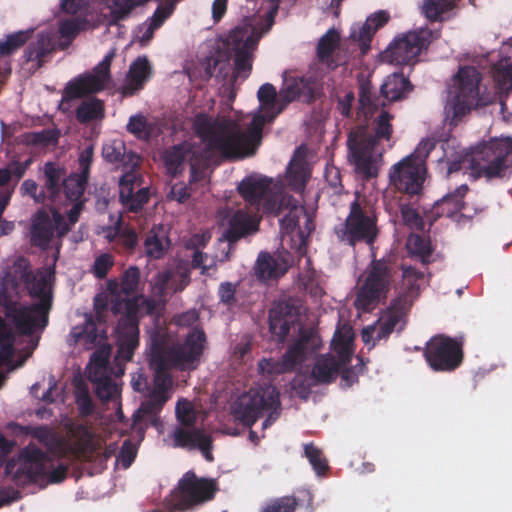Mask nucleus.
<instances>
[{
    "label": "nucleus",
    "instance_id": "f257e3e1",
    "mask_svg": "<svg viewBox=\"0 0 512 512\" xmlns=\"http://www.w3.org/2000/svg\"><path fill=\"white\" fill-rule=\"evenodd\" d=\"M257 96L264 113L254 116L246 130L229 118H212L206 114L195 117V133L208 151L230 160H242L256 154L262 143L263 126L274 120L270 116L280 105L279 92L270 83L260 86Z\"/></svg>",
    "mask_w": 512,
    "mask_h": 512
},
{
    "label": "nucleus",
    "instance_id": "6ab92c4d",
    "mask_svg": "<svg viewBox=\"0 0 512 512\" xmlns=\"http://www.w3.org/2000/svg\"><path fill=\"white\" fill-rule=\"evenodd\" d=\"M69 231L70 225L58 210L53 208L50 215L46 210L40 209L33 216L31 241L35 246L47 249L55 233L58 237H63Z\"/></svg>",
    "mask_w": 512,
    "mask_h": 512
},
{
    "label": "nucleus",
    "instance_id": "49530a36",
    "mask_svg": "<svg viewBox=\"0 0 512 512\" xmlns=\"http://www.w3.org/2000/svg\"><path fill=\"white\" fill-rule=\"evenodd\" d=\"M352 331L349 327L338 328L333 336L331 348L334 355L342 359V362H351L353 349H352Z\"/></svg>",
    "mask_w": 512,
    "mask_h": 512
},
{
    "label": "nucleus",
    "instance_id": "2eb2a0df",
    "mask_svg": "<svg viewBox=\"0 0 512 512\" xmlns=\"http://www.w3.org/2000/svg\"><path fill=\"white\" fill-rule=\"evenodd\" d=\"M464 340L445 334L433 336L425 345L423 356L434 372L451 373L464 361Z\"/></svg>",
    "mask_w": 512,
    "mask_h": 512
},
{
    "label": "nucleus",
    "instance_id": "39448f33",
    "mask_svg": "<svg viewBox=\"0 0 512 512\" xmlns=\"http://www.w3.org/2000/svg\"><path fill=\"white\" fill-rule=\"evenodd\" d=\"M69 464H59L53 468V459L35 444L22 448L15 458L5 465V474L11 476L16 484L36 483L47 479L49 483H61L68 474Z\"/></svg>",
    "mask_w": 512,
    "mask_h": 512
},
{
    "label": "nucleus",
    "instance_id": "5701e85b",
    "mask_svg": "<svg viewBox=\"0 0 512 512\" xmlns=\"http://www.w3.org/2000/svg\"><path fill=\"white\" fill-rule=\"evenodd\" d=\"M110 310L114 315L124 313L119 319L117 326L139 327V314L144 311L145 314H152L155 310L153 300L140 296L133 298H121L120 295H114L111 299Z\"/></svg>",
    "mask_w": 512,
    "mask_h": 512
},
{
    "label": "nucleus",
    "instance_id": "0eeeda50",
    "mask_svg": "<svg viewBox=\"0 0 512 512\" xmlns=\"http://www.w3.org/2000/svg\"><path fill=\"white\" fill-rule=\"evenodd\" d=\"M399 271V265L390 258L373 259L359 287L354 306L362 312L373 311L384 301Z\"/></svg>",
    "mask_w": 512,
    "mask_h": 512
},
{
    "label": "nucleus",
    "instance_id": "79ce46f5",
    "mask_svg": "<svg viewBox=\"0 0 512 512\" xmlns=\"http://www.w3.org/2000/svg\"><path fill=\"white\" fill-rule=\"evenodd\" d=\"M196 154L192 144L184 142L174 145L164 153V163L170 174L176 176L183 170L184 163Z\"/></svg>",
    "mask_w": 512,
    "mask_h": 512
},
{
    "label": "nucleus",
    "instance_id": "4be33fe9",
    "mask_svg": "<svg viewBox=\"0 0 512 512\" xmlns=\"http://www.w3.org/2000/svg\"><path fill=\"white\" fill-rule=\"evenodd\" d=\"M44 183L41 190L38 189V184L32 180H25L20 187V192L23 196L28 195L38 204H45L51 199L59 198V181L61 180V171L59 165L53 162H47L44 165Z\"/></svg>",
    "mask_w": 512,
    "mask_h": 512
},
{
    "label": "nucleus",
    "instance_id": "a211bd4d",
    "mask_svg": "<svg viewBox=\"0 0 512 512\" xmlns=\"http://www.w3.org/2000/svg\"><path fill=\"white\" fill-rule=\"evenodd\" d=\"M114 52H109L92 70L69 81L62 94V104L73 99L95 94L105 89L111 81V62Z\"/></svg>",
    "mask_w": 512,
    "mask_h": 512
},
{
    "label": "nucleus",
    "instance_id": "603ef678",
    "mask_svg": "<svg viewBox=\"0 0 512 512\" xmlns=\"http://www.w3.org/2000/svg\"><path fill=\"white\" fill-rule=\"evenodd\" d=\"M379 99L373 92V87L370 81L362 80L359 84V107L358 114H363L365 117L372 115L378 108Z\"/></svg>",
    "mask_w": 512,
    "mask_h": 512
},
{
    "label": "nucleus",
    "instance_id": "412c9836",
    "mask_svg": "<svg viewBox=\"0 0 512 512\" xmlns=\"http://www.w3.org/2000/svg\"><path fill=\"white\" fill-rule=\"evenodd\" d=\"M300 306L293 299L276 302L269 311V331L278 343H284L291 328L298 324Z\"/></svg>",
    "mask_w": 512,
    "mask_h": 512
},
{
    "label": "nucleus",
    "instance_id": "f8f14e48",
    "mask_svg": "<svg viewBox=\"0 0 512 512\" xmlns=\"http://www.w3.org/2000/svg\"><path fill=\"white\" fill-rule=\"evenodd\" d=\"M272 180L267 177L249 176L238 185V192L251 212L281 215L288 209L291 198L271 188Z\"/></svg>",
    "mask_w": 512,
    "mask_h": 512
},
{
    "label": "nucleus",
    "instance_id": "c9c22d12",
    "mask_svg": "<svg viewBox=\"0 0 512 512\" xmlns=\"http://www.w3.org/2000/svg\"><path fill=\"white\" fill-rule=\"evenodd\" d=\"M32 272L29 260L20 256L6 268L3 277L4 285L17 294L18 290L25 285Z\"/></svg>",
    "mask_w": 512,
    "mask_h": 512
},
{
    "label": "nucleus",
    "instance_id": "69168bd1",
    "mask_svg": "<svg viewBox=\"0 0 512 512\" xmlns=\"http://www.w3.org/2000/svg\"><path fill=\"white\" fill-rule=\"evenodd\" d=\"M176 417L183 427H194L197 415L191 402L186 399L179 400L176 405Z\"/></svg>",
    "mask_w": 512,
    "mask_h": 512
},
{
    "label": "nucleus",
    "instance_id": "b1692460",
    "mask_svg": "<svg viewBox=\"0 0 512 512\" xmlns=\"http://www.w3.org/2000/svg\"><path fill=\"white\" fill-rule=\"evenodd\" d=\"M27 43L21 59L23 64H30L29 69L35 72L51 59L56 51V43L50 32H39L32 41Z\"/></svg>",
    "mask_w": 512,
    "mask_h": 512
},
{
    "label": "nucleus",
    "instance_id": "9d476101",
    "mask_svg": "<svg viewBox=\"0 0 512 512\" xmlns=\"http://www.w3.org/2000/svg\"><path fill=\"white\" fill-rule=\"evenodd\" d=\"M335 234L339 241L351 247L358 243L372 246L379 234L377 216L372 206L356 198L350 204L344 223L335 227Z\"/></svg>",
    "mask_w": 512,
    "mask_h": 512
},
{
    "label": "nucleus",
    "instance_id": "7ed1b4c3",
    "mask_svg": "<svg viewBox=\"0 0 512 512\" xmlns=\"http://www.w3.org/2000/svg\"><path fill=\"white\" fill-rule=\"evenodd\" d=\"M24 287L29 296L37 301L29 305L11 302L6 307V315L19 334L31 336L37 329H44L48 325L53 294L49 278L42 272H32Z\"/></svg>",
    "mask_w": 512,
    "mask_h": 512
},
{
    "label": "nucleus",
    "instance_id": "bb28decb",
    "mask_svg": "<svg viewBox=\"0 0 512 512\" xmlns=\"http://www.w3.org/2000/svg\"><path fill=\"white\" fill-rule=\"evenodd\" d=\"M293 262V256L289 252L278 253L275 256L261 252L257 258L256 274L263 280L278 278L288 271Z\"/></svg>",
    "mask_w": 512,
    "mask_h": 512
},
{
    "label": "nucleus",
    "instance_id": "e433bc0d",
    "mask_svg": "<svg viewBox=\"0 0 512 512\" xmlns=\"http://www.w3.org/2000/svg\"><path fill=\"white\" fill-rule=\"evenodd\" d=\"M149 365L154 372V391H163L171 386L170 370L175 368L162 354L150 344Z\"/></svg>",
    "mask_w": 512,
    "mask_h": 512
},
{
    "label": "nucleus",
    "instance_id": "a19ab883",
    "mask_svg": "<svg viewBox=\"0 0 512 512\" xmlns=\"http://www.w3.org/2000/svg\"><path fill=\"white\" fill-rule=\"evenodd\" d=\"M413 85L403 73H393L381 85V94L389 101H399L412 91Z\"/></svg>",
    "mask_w": 512,
    "mask_h": 512
},
{
    "label": "nucleus",
    "instance_id": "9b49d317",
    "mask_svg": "<svg viewBox=\"0 0 512 512\" xmlns=\"http://www.w3.org/2000/svg\"><path fill=\"white\" fill-rule=\"evenodd\" d=\"M206 343V334L202 329L194 328L183 342L170 343L168 337L154 334L151 345L179 370H194L199 365Z\"/></svg>",
    "mask_w": 512,
    "mask_h": 512
},
{
    "label": "nucleus",
    "instance_id": "e2e57ef3",
    "mask_svg": "<svg viewBox=\"0 0 512 512\" xmlns=\"http://www.w3.org/2000/svg\"><path fill=\"white\" fill-rule=\"evenodd\" d=\"M304 454L318 475H323L328 470L327 460L323 457L322 451L313 443L305 444Z\"/></svg>",
    "mask_w": 512,
    "mask_h": 512
},
{
    "label": "nucleus",
    "instance_id": "6e6552de",
    "mask_svg": "<svg viewBox=\"0 0 512 512\" xmlns=\"http://www.w3.org/2000/svg\"><path fill=\"white\" fill-rule=\"evenodd\" d=\"M219 491L217 479L198 477L189 470L179 479L170 498L164 501V508L153 512L189 511L212 501Z\"/></svg>",
    "mask_w": 512,
    "mask_h": 512
},
{
    "label": "nucleus",
    "instance_id": "a878e982",
    "mask_svg": "<svg viewBox=\"0 0 512 512\" xmlns=\"http://www.w3.org/2000/svg\"><path fill=\"white\" fill-rule=\"evenodd\" d=\"M258 223L259 220L254 215L242 209L236 210L228 218L227 228L218 239V244L237 243L243 237L258 231Z\"/></svg>",
    "mask_w": 512,
    "mask_h": 512
},
{
    "label": "nucleus",
    "instance_id": "c85d7f7f",
    "mask_svg": "<svg viewBox=\"0 0 512 512\" xmlns=\"http://www.w3.org/2000/svg\"><path fill=\"white\" fill-rule=\"evenodd\" d=\"M95 308L96 320L92 315H86L84 324L73 327V329L70 332V336L73 338L75 343L79 342L82 339L84 340V345L86 349H91L99 342L100 334L97 328L96 321L99 323L105 322L103 312L107 309V304L104 303L100 305L96 300Z\"/></svg>",
    "mask_w": 512,
    "mask_h": 512
},
{
    "label": "nucleus",
    "instance_id": "423d86ee",
    "mask_svg": "<svg viewBox=\"0 0 512 512\" xmlns=\"http://www.w3.org/2000/svg\"><path fill=\"white\" fill-rule=\"evenodd\" d=\"M435 146L434 139H424L413 153L394 164L389 170V186L410 199L418 198L423 192L425 163Z\"/></svg>",
    "mask_w": 512,
    "mask_h": 512
},
{
    "label": "nucleus",
    "instance_id": "c03bdc74",
    "mask_svg": "<svg viewBox=\"0 0 512 512\" xmlns=\"http://www.w3.org/2000/svg\"><path fill=\"white\" fill-rule=\"evenodd\" d=\"M411 306L409 301L402 298H395L390 303L389 307L383 312L380 319L388 324L393 330L400 331L405 324V318Z\"/></svg>",
    "mask_w": 512,
    "mask_h": 512
},
{
    "label": "nucleus",
    "instance_id": "13d9d810",
    "mask_svg": "<svg viewBox=\"0 0 512 512\" xmlns=\"http://www.w3.org/2000/svg\"><path fill=\"white\" fill-rule=\"evenodd\" d=\"M401 220L405 226L410 230L423 231L425 222L418 209L414 207L413 203H403L399 205Z\"/></svg>",
    "mask_w": 512,
    "mask_h": 512
},
{
    "label": "nucleus",
    "instance_id": "ea45409f",
    "mask_svg": "<svg viewBox=\"0 0 512 512\" xmlns=\"http://www.w3.org/2000/svg\"><path fill=\"white\" fill-rule=\"evenodd\" d=\"M210 435L202 428L178 427L173 434L174 445L181 448H206L209 444Z\"/></svg>",
    "mask_w": 512,
    "mask_h": 512
},
{
    "label": "nucleus",
    "instance_id": "2f4dec72",
    "mask_svg": "<svg viewBox=\"0 0 512 512\" xmlns=\"http://www.w3.org/2000/svg\"><path fill=\"white\" fill-rule=\"evenodd\" d=\"M310 177L311 170L305 158L293 156L286 168V186L295 193H302Z\"/></svg>",
    "mask_w": 512,
    "mask_h": 512
},
{
    "label": "nucleus",
    "instance_id": "20e7f679",
    "mask_svg": "<svg viewBox=\"0 0 512 512\" xmlns=\"http://www.w3.org/2000/svg\"><path fill=\"white\" fill-rule=\"evenodd\" d=\"M512 138H493L472 148L464 159L449 163L447 174L451 175L462 169L468 162L473 175L487 180L508 178L511 174Z\"/></svg>",
    "mask_w": 512,
    "mask_h": 512
},
{
    "label": "nucleus",
    "instance_id": "4468645a",
    "mask_svg": "<svg viewBox=\"0 0 512 512\" xmlns=\"http://www.w3.org/2000/svg\"><path fill=\"white\" fill-rule=\"evenodd\" d=\"M297 340L288 346L285 353L278 360L262 359L258 366L263 373L284 374L294 371L308 358L322 347V339L314 328L299 327Z\"/></svg>",
    "mask_w": 512,
    "mask_h": 512
},
{
    "label": "nucleus",
    "instance_id": "473e14b6",
    "mask_svg": "<svg viewBox=\"0 0 512 512\" xmlns=\"http://www.w3.org/2000/svg\"><path fill=\"white\" fill-rule=\"evenodd\" d=\"M469 188L467 184H461L454 191L447 193L439 199L434 207V213L439 217L452 218L464 209V197Z\"/></svg>",
    "mask_w": 512,
    "mask_h": 512
},
{
    "label": "nucleus",
    "instance_id": "58836bf2",
    "mask_svg": "<svg viewBox=\"0 0 512 512\" xmlns=\"http://www.w3.org/2000/svg\"><path fill=\"white\" fill-rule=\"evenodd\" d=\"M340 44L339 32L331 28L318 41L316 55L318 62L325 65L328 69H335L338 63L333 56Z\"/></svg>",
    "mask_w": 512,
    "mask_h": 512
},
{
    "label": "nucleus",
    "instance_id": "dca6fc26",
    "mask_svg": "<svg viewBox=\"0 0 512 512\" xmlns=\"http://www.w3.org/2000/svg\"><path fill=\"white\" fill-rule=\"evenodd\" d=\"M440 37L438 30L419 28L396 38L384 52V58L397 65L415 62L421 52L428 48L433 40Z\"/></svg>",
    "mask_w": 512,
    "mask_h": 512
},
{
    "label": "nucleus",
    "instance_id": "338daca9",
    "mask_svg": "<svg viewBox=\"0 0 512 512\" xmlns=\"http://www.w3.org/2000/svg\"><path fill=\"white\" fill-rule=\"evenodd\" d=\"M126 128L129 133L133 134L138 139H148L150 137V125L146 117L142 114L131 116Z\"/></svg>",
    "mask_w": 512,
    "mask_h": 512
},
{
    "label": "nucleus",
    "instance_id": "aec40b11",
    "mask_svg": "<svg viewBox=\"0 0 512 512\" xmlns=\"http://www.w3.org/2000/svg\"><path fill=\"white\" fill-rule=\"evenodd\" d=\"M317 89V82L312 77L298 76L285 72L283 74V83L279 90L280 105L272 113L270 119H275L289 103L295 100H302L306 103L313 102L316 98Z\"/></svg>",
    "mask_w": 512,
    "mask_h": 512
},
{
    "label": "nucleus",
    "instance_id": "a18cd8bd",
    "mask_svg": "<svg viewBox=\"0 0 512 512\" xmlns=\"http://www.w3.org/2000/svg\"><path fill=\"white\" fill-rule=\"evenodd\" d=\"M140 269L137 266H130L122 275L121 283L115 280L108 282V289L111 291L112 296L120 295V293L128 296L134 293L139 285Z\"/></svg>",
    "mask_w": 512,
    "mask_h": 512
},
{
    "label": "nucleus",
    "instance_id": "cd10ccee",
    "mask_svg": "<svg viewBox=\"0 0 512 512\" xmlns=\"http://www.w3.org/2000/svg\"><path fill=\"white\" fill-rule=\"evenodd\" d=\"M59 170L61 171V180L58 184L59 198L51 199V203L61 205L80 201L89 179L77 173H71L69 176H66L65 169L60 166Z\"/></svg>",
    "mask_w": 512,
    "mask_h": 512
},
{
    "label": "nucleus",
    "instance_id": "864d4df0",
    "mask_svg": "<svg viewBox=\"0 0 512 512\" xmlns=\"http://www.w3.org/2000/svg\"><path fill=\"white\" fill-rule=\"evenodd\" d=\"M32 32L33 30H20L7 35L5 40L0 41V56L13 55L30 40Z\"/></svg>",
    "mask_w": 512,
    "mask_h": 512
},
{
    "label": "nucleus",
    "instance_id": "f3484780",
    "mask_svg": "<svg viewBox=\"0 0 512 512\" xmlns=\"http://www.w3.org/2000/svg\"><path fill=\"white\" fill-rule=\"evenodd\" d=\"M256 45L252 29L248 26H237L228 33L225 47L230 54H234V68L229 78L231 85H234L238 78L245 80L249 77Z\"/></svg>",
    "mask_w": 512,
    "mask_h": 512
},
{
    "label": "nucleus",
    "instance_id": "37998d69",
    "mask_svg": "<svg viewBox=\"0 0 512 512\" xmlns=\"http://www.w3.org/2000/svg\"><path fill=\"white\" fill-rule=\"evenodd\" d=\"M152 75V68L146 56L138 57L129 68V87L123 89L125 95H131L134 90L142 89Z\"/></svg>",
    "mask_w": 512,
    "mask_h": 512
},
{
    "label": "nucleus",
    "instance_id": "8fccbe9b",
    "mask_svg": "<svg viewBox=\"0 0 512 512\" xmlns=\"http://www.w3.org/2000/svg\"><path fill=\"white\" fill-rule=\"evenodd\" d=\"M92 383L96 385V395L102 402H109L116 399L120 390L118 385L107 374L89 376Z\"/></svg>",
    "mask_w": 512,
    "mask_h": 512
},
{
    "label": "nucleus",
    "instance_id": "ddd939ff",
    "mask_svg": "<svg viewBox=\"0 0 512 512\" xmlns=\"http://www.w3.org/2000/svg\"><path fill=\"white\" fill-rule=\"evenodd\" d=\"M480 73L472 66L461 67L455 77V85L449 91L444 110L451 125H457L461 119L478 105Z\"/></svg>",
    "mask_w": 512,
    "mask_h": 512
},
{
    "label": "nucleus",
    "instance_id": "09e8293b",
    "mask_svg": "<svg viewBox=\"0 0 512 512\" xmlns=\"http://www.w3.org/2000/svg\"><path fill=\"white\" fill-rule=\"evenodd\" d=\"M75 116L76 119L83 124L103 119L105 116L104 103L98 98L83 101L76 109Z\"/></svg>",
    "mask_w": 512,
    "mask_h": 512
},
{
    "label": "nucleus",
    "instance_id": "f03ea898",
    "mask_svg": "<svg viewBox=\"0 0 512 512\" xmlns=\"http://www.w3.org/2000/svg\"><path fill=\"white\" fill-rule=\"evenodd\" d=\"M393 116L382 110L373 122L372 129L365 125H358L350 130L347 137V147L350 162L355 172L364 180L377 177L379 171L378 159L382 157V150L378 146L382 141H389L392 137Z\"/></svg>",
    "mask_w": 512,
    "mask_h": 512
},
{
    "label": "nucleus",
    "instance_id": "393cba45",
    "mask_svg": "<svg viewBox=\"0 0 512 512\" xmlns=\"http://www.w3.org/2000/svg\"><path fill=\"white\" fill-rule=\"evenodd\" d=\"M138 176L134 171L124 173L119 180V199L123 207L130 212L138 213L150 199L149 189L144 187L134 192V184Z\"/></svg>",
    "mask_w": 512,
    "mask_h": 512
},
{
    "label": "nucleus",
    "instance_id": "680f3d73",
    "mask_svg": "<svg viewBox=\"0 0 512 512\" xmlns=\"http://www.w3.org/2000/svg\"><path fill=\"white\" fill-rule=\"evenodd\" d=\"M374 31L367 21L362 25H355L350 32V39L357 42L360 46L361 52L366 54L370 49V43L374 36Z\"/></svg>",
    "mask_w": 512,
    "mask_h": 512
},
{
    "label": "nucleus",
    "instance_id": "7c9ffc66",
    "mask_svg": "<svg viewBox=\"0 0 512 512\" xmlns=\"http://www.w3.org/2000/svg\"><path fill=\"white\" fill-rule=\"evenodd\" d=\"M140 330L137 326L116 327V356L117 361L124 363L132 360L139 346Z\"/></svg>",
    "mask_w": 512,
    "mask_h": 512
},
{
    "label": "nucleus",
    "instance_id": "f704fd0d",
    "mask_svg": "<svg viewBox=\"0 0 512 512\" xmlns=\"http://www.w3.org/2000/svg\"><path fill=\"white\" fill-rule=\"evenodd\" d=\"M73 435L77 438L76 442L72 444L65 443L59 446L57 451V457L59 459L79 458L92 443L93 435L90 429L83 424H79L75 427Z\"/></svg>",
    "mask_w": 512,
    "mask_h": 512
},
{
    "label": "nucleus",
    "instance_id": "c756f323",
    "mask_svg": "<svg viewBox=\"0 0 512 512\" xmlns=\"http://www.w3.org/2000/svg\"><path fill=\"white\" fill-rule=\"evenodd\" d=\"M348 362H342L334 354H324L316 358L311 370V378L315 384H329L333 382L340 374V370L348 365Z\"/></svg>",
    "mask_w": 512,
    "mask_h": 512
},
{
    "label": "nucleus",
    "instance_id": "de8ad7c7",
    "mask_svg": "<svg viewBox=\"0 0 512 512\" xmlns=\"http://www.w3.org/2000/svg\"><path fill=\"white\" fill-rule=\"evenodd\" d=\"M88 26L89 21L85 16H75L59 21V35L66 41V43L62 45V49L69 46L79 33L85 31Z\"/></svg>",
    "mask_w": 512,
    "mask_h": 512
},
{
    "label": "nucleus",
    "instance_id": "6e6d98bb",
    "mask_svg": "<svg viewBox=\"0 0 512 512\" xmlns=\"http://www.w3.org/2000/svg\"><path fill=\"white\" fill-rule=\"evenodd\" d=\"M493 78L501 90H512V61L501 59L493 66Z\"/></svg>",
    "mask_w": 512,
    "mask_h": 512
},
{
    "label": "nucleus",
    "instance_id": "5fc2aeb1",
    "mask_svg": "<svg viewBox=\"0 0 512 512\" xmlns=\"http://www.w3.org/2000/svg\"><path fill=\"white\" fill-rule=\"evenodd\" d=\"M204 144V157L205 160L199 159L197 154H193V157L190 158V183H196L204 179L205 177V167L208 165V160L213 159L214 157H219L223 159L222 156H220L217 153H212L208 151L206 144L202 141ZM203 158V156H201ZM224 160H227L224 158ZM231 161L230 159H228Z\"/></svg>",
    "mask_w": 512,
    "mask_h": 512
},
{
    "label": "nucleus",
    "instance_id": "1a4fd4ad",
    "mask_svg": "<svg viewBox=\"0 0 512 512\" xmlns=\"http://www.w3.org/2000/svg\"><path fill=\"white\" fill-rule=\"evenodd\" d=\"M280 412V393L275 387L250 390L233 405L234 417L247 427H252L266 413L267 418L262 424L265 429L278 419Z\"/></svg>",
    "mask_w": 512,
    "mask_h": 512
},
{
    "label": "nucleus",
    "instance_id": "3c124183",
    "mask_svg": "<svg viewBox=\"0 0 512 512\" xmlns=\"http://www.w3.org/2000/svg\"><path fill=\"white\" fill-rule=\"evenodd\" d=\"M406 247L409 253L418 257L423 265L426 266L431 262L433 248L428 238L419 234H410L407 239Z\"/></svg>",
    "mask_w": 512,
    "mask_h": 512
},
{
    "label": "nucleus",
    "instance_id": "774afa93",
    "mask_svg": "<svg viewBox=\"0 0 512 512\" xmlns=\"http://www.w3.org/2000/svg\"><path fill=\"white\" fill-rule=\"evenodd\" d=\"M297 506L298 501L295 497L283 496L267 503L261 512H295Z\"/></svg>",
    "mask_w": 512,
    "mask_h": 512
},
{
    "label": "nucleus",
    "instance_id": "0e129e2a",
    "mask_svg": "<svg viewBox=\"0 0 512 512\" xmlns=\"http://www.w3.org/2000/svg\"><path fill=\"white\" fill-rule=\"evenodd\" d=\"M190 283L188 273H182L179 279L171 281V273L164 272L158 275V285L162 292L172 289L174 293L181 292Z\"/></svg>",
    "mask_w": 512,
    "mask_h": 512
},
{
    "label": "nucleus",
    "instance_id": "052dcab7",
    "mask_svg": "<svg viewBox=\"0 0 512 512\" xmlns=\"http://www.w3.org/2000/svg\"><path fill=\"white\" fill-rule=\"evenodd\" d=\"M167 401V396L163 391H152L149 398L141 403L137 413L147 416H156L163 408V405Z\"/></svg>",
    "mask_w": 512,
    "mask_h": 512
},
{
    "label": "nucleus",
    "instance_id": "4c0bfd02",
    "mask_svg": "<svg viewBox=\"0 0 512 512\" xmlns=\"http://www.w3.org/2000/svg\"><path fill=\"white\" fill-rule=\"evenodd\" d=\"M400 268L402 270V283L396 298L409 301V306L412 307L414 301L420 294V286L421 282L424 280V272L412 266L402 265Z\"/></svg>",
    "mask_w": 512,
    "mask_h": 512
},
{
    "label": "nucleus",
    "instance_id": "bf43d9fd",
    "mask_svg": "<svg viewBox=\"0 0 512 512\" xmlns=\"http://www.w3.org/2000/svg\"><path fill=\"white\" fill-rule=\"evenodd\" d=\"M453 0H424L422 12L430 21H441L442 15L453 8Z\"/></svg>",
    "mask_w": 512,
    "mask_h": 512
},
{
    "label": "nucleus",
    "instance_id": "4d7b16f0",
    "mask_svg": "<svg viewBox=\"0 0 512 512\" xmlns=\"http://www.w3.org/2000/svg\"><path fill=\"white\" fill-rule=\"evenodd\" d=\"M111 355V346L104 344L97 348L91 355L90 364L93 368L89 372V376L95 374H107L109 373V359Z\"/></svg>",
    "mask_w": 512,
    "mask_h": 512
},
{
    "label": "nucleus",
    "instance_id": "72a5a7b5",
    "mask_svg": "<svg viewBox=\"0 0 512 512\" xmlns=\"http://www.w3.org/2000/svg\"><path fill=\"white\" fill-rule=\"evenodd\" d=\"M103 158L113 164L134 169L138 165V156L133 151H127L123 140L115 139L103 145Z\"/></svg>",
    "mask_w": 512,
    "mask_h": 512
}]
</instances>
